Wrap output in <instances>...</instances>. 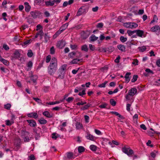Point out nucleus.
I'll list each match as a JSON object with an SVG mask.
<instances>
[{"label": "nucleus", "mask_w": 160, "mask_h": 160, "mask_svg": "<svg viewBox=\"0 0 160 160\" xmlns=\"http://www.w3.org/2000/svg\"><path fill=\"white\" fill-rule=\"evenodd\" d=\"M88 11V9L85 6H82L79 8L77 13V16H80L83 13H86Z\"/></svg>", "instance_id": "f257e3e1"}, {"label": "nucleus", "mask_w": 160, "mask_h": 160, "mask_svg": "<svg viewBox=\"0 0 160 160\" xmlns=\"http://www.w3.org/2000/svg\"><path fill=\"white\" fill-rule=\"evenodd\" d=\"M124 26L127 28H132L138 27V25L134 22H126L124 23Z\"/></svg>", "instance_id": "f03ea898"}, {"label": "nucleus", "mask_w": 160, "mask_h": 160, "mask_svg": "<svg viewBox=\"0 0 160 160\" xmlns=\"http://www.w3.org/2000/svg\"><path fill=\"white\" fill-rule=\"evenodd\" d=\"M57 67V61L55 57H53L50 62V64L49 67L52 68L56 69Z\"/></svg>", "instance_id": "7ed1b4c3"}, {"label": "nucleus", "mask_w": 160, "mask_h": 160, "mask_svg": "<svg viewBox=\"0 0 160 160\" xmlns=\"http://www.w3.org/2000/svg\"><path fill=\"white\" fill-rule=\"evenodd\" d=\"M122 152L125 153L127 154L128 156L132 155L133 153V151L129 148L124 147L122 148Z\"/></svg>", "instance_id": "20e7f679"}, {"label": "nucleus", "mask_w": 160, "mask_h": 160, "mask_svg": "<svg viewBox=\"0 0 160 160\" xmlns=\"http://www.w3.org/2000/svg\"><path fill=\"white\" fill-rule=\"evenodd\" d=\"M30 14L33 18H36L38 17H39L41 13L39 11L35 10L34 11L31 12Z\"/></svg>", "instance_id": "39448f33"}, {"label": "nucleus", "mask_w": 160, "mask_h": 160, "mask_svg": "<svg viewBox=\"0 0 160 160\" xmlns=\"http://www.w3.org/2000/svg\"><path fill=\"white\" fill-rule=\"evenodd\" d=\"M20 56V53L17 50H16L12 55L11 56L12 59L15 60L19 58Z\"/></svg>", "instance_id": "423d86ee"}, {"label": "nucleus", "mask_w": 160, "mask_h": 160, "mask_svg": "<svg viewBox=\"0 0 160 160\" xmlns=\"http://www.w3.org/2000/svg\"><path fill=\"white\" fill-rule=\"evenodd\" d=\"M65 42L63 40H61L58 41L57 44V46L59 48H62L65 45Z\"/></svg>", "instance_id": "0eeeda50"}, {"label": "nucleus", "mask_w": 160, "mask_h": 160, "mask_svg": "<svg viewBox=\"0 0 160 160\" xmlns=\"http://www.w3.org/2000/svg\"><path fill=\"white\" fill-rule=\"evenodd\" d=\"M28 117L33 118L35 119H37L38 118V115L36 112H32L29 113L27 115Z\"/></svg>", "instance_id": "6e6552de"}, {"label": "nucleus", "mask_w": 160, "mask_h": 160, "mask_svg": "<svg viewBox=\"0 0 160 160\" xmlns=\"http://www.w3.org/2000/svg\"><path fill=\"white\" fill-rule=\"evenodd\" d=\"M150 31L152 32H157L160 31V28L159 25H156L150 28Z\"/></svg>", "instance_id": "1a4fd4ad"}, {"label": "nucleus", "mask_w": 160, "mask_h": 160, "mask_svg": "<svg viewBox=\"0 0 160 160\" xmlns=\"http://www.w3.org/2000/svg\"><path fill=\"white\" fill-rule=\"evenodd\" d=\"M137 92V89L135 88H133L129 91L128 94L129 95L133 96Z\"/></svg>", "instance_id": "9d476101"}, {"label": "nucleus", "mask_w": 160, "mask_h": 160, "mask_svg": "<svg viewBox=\"0 0 160 160\" xmlns=\"http://www.w3.org/2000/svg\"><path fill=\"white\" fill-rule=\"evenodd\" d=\"M86 137L88 139L92 141H94L96 139L95 137L89 133H87V135L86 136Z\"/></svg>", "instance_id": "9b49d317"}, {"label": "nucleus", "mask_w": 160, "mask_h": 160, "mask_svg": "<svg viewBox=\"0 0 160 160\" xmlns=\"http://www.w3.org/2000/svg\"><path fill=\"white\" fill-rule=\"evenodd\" d=\"M26 121L29 123V125L31 127H35L37 125L36 122L34 120H27Z\"/></svg>", "instance_id": "f8f14e48"}, {"label": "nucleus", "mask_w": 160, "mask_h": 160, "mask_svg": "<svg viewBox=\"0 0 160 160\" xmlns=\"http://www.w3.org/2000/svg\"><path fill=\"white\" fill-rule=\"evenodd\" d=\"M65 72L62 71L58 70V78L62 79L64 78Z\"/></svg>", "instance_id": "ddd939ff"}, {"label": "nucleus", "mask_w": 160, "mask_h": 160, "mask_svg": "<svg viewBox=\"0 0 160 160\" xmlns=\"http://www.w3.org/2000/svg\"><path fill=\"white\" fill-rule=\"evenodd\" d=\"M89 35V33L88 32H83L81 34V37L83 39H86L88 37Z\"/></svg>", "instance_id": "4468645a"}, {"label": "nucleus", "mask_w": 160, "mask_h": 160, "mask_svg": "<svg viewBox=\"0 0 160 160\" xmlns=\"http://www.w3.org/2000/svg\"><path fill=\"white\" fill-rule=\"evenodd\" d=\"M118 48L122 52H125L126 48L125 46L122 44H119L117 46Z\"/></svg>", "instance_id": "2eb2a0df"}, {"label": "nucleus", "mask_w": 160, "mask_h": 160, "mask_svg": "<svg viewBox=\"0 0 160 160\" xmlns=\"http://www.w3.org/2000/svg\"><path fill=\"white\" fill-rule=\"evenodd\" d=\"M43 115L48 118H51L52 117V114L50 113L48 111H45L42 113Z\"/></svg>", "instance_id": "dca6fc26"}, {"label": "nucleus", "mask_w": 160, "mask_h": 160, "mask_svg": "<svg viewBox=\"0 0 160 160\" xmlns=\"http://www.w3.org/2000/svg\"><path fill=\"white\" fill-rule=\"evenodd\" d=\"M68 25V24L67 23L63 24L60 28L59 30L62 32L67 28Z\"/></svg>", "instance_id": "f3484780"}, {"label": "nucleus", "mask_w": 160, "mask_h": 160, "mask_svg": "<svg viewBox=\"0 0 160 160\" xmlns=\"http://www.w3.org/2000/svg\"><path fill=\"white\" fill-rule=\"evenodd\" d=\"M131 74V72H128L124 76V78L125 79V81L126 82H127V83L129 82L130 80V78L129 77V76Z\"/></svg>", "instance_id": "a211bd4d"}, {"label": "nucleus", "mask_w": 160, "mask_h": 160, "mask_svg": "<svg viewBox=\"0 0 160 160\" xmlns=\"http://www.w3.org/2000/svg\"><path fill=\"white\" fill-rule=\"evenodd\" d=\"M67 158L68 159L74 158L73 154L72 152H69L67 153Z\"/></svg>", "instance_id": "6ab92c4d"}, {"label": "nucleus", "mask_w": 160, "mask_h": 160, "mask_svg": "<svg viewBox=\"0 0 160 160\" xmlns=\"http://www.w3.org/2000/svg\"><path fill=\"white\" fill-rule=\"evenodd\" d=\"M25 5V10L26 12H29L31 8V6L29 5L28 3L27 2H24Z\"/></svg>", "instance_id": "aec40b11"}, {"label": "nucleus", "mask_w": 160, "mask_h": 160, "mask_svg": "<svg viewBox=\"0 0 160 160\" xmlns=\"http://www.w3.org/2000/svg\"><path fill=\"white\" fill-rule=\"evenodd\" d=\"M56 69L48 67V72L50 75H53L56 71Z\"/></svg>", "instance_id": "412c9836"}, {"label": "nucleus", "mask_w": 160, "mask_h": 160, "mask_svg": "<svg viewBox=\"0 0 160 160\" xmlns=\"http://www.w3.org/2000/svg\"><path fill=\"white\" fill-rule=\"evenodd\" d=\"M34 132L35 133V138L36 140H38L40 137V135L39 132L37 130L34 129Z\"/></svg>", "instance_id": "4be33fe9"}, {"label": "nucleus", "mask_w": 160, "mask_h": 160, "mask_svg": "<svg viewBox=\"0 0 160 160\" xmlns=\"http://www.w3.org/2000/svg\"><path fill=\"white\" fill-rule=\"evenodd\" d=\"M82 59H78L75 58L73 59L71 62V64H77L78 62H82Z\"/></svg>", "instance_id": "5701e85b"}, {"label": "nucleus", "mask_w": 160, "mask_h": 160, "mask_svg": "<svg viewBox=\"0 0 160 160\" xmlns=\"http://www.w3.org/2000/svg\"><path fill=\"white\" fill-rule=\"evenodd\" d=\"M144 33V31L142 30H137V35L138 36L141 37H142L143 34Z\"/></svg>", "instance_id": "b1692460"}, {"label": "nucleus", "mask_w": 160, "mask_h": 160, "mask_svg": "<svg viewBox=\"0 0 160 160\" xmlns=\"http://www.w3.org/2000/svg\"><path fill=\"white\" fill-rule=\"evenodd\" d=\"M111 113L112 114L115 115L116 116L118 117L119 118H120L121 119H124L125 118L122 116L119 113H118V112H117L112 111L111 112Z\"/></svg>", "instance_id": "393cba45"}, {"label": "nucleus", "mask_w": 160, "mask_h": 160, "mask_svg": "<svg viewBox=\"0 0 160 160\" xmlns=\"http://www.w3.org/2000/svg\"><path fill=\"white\" fill-rule=\"evenodd\" d=\"M38 121L39 122V123L41 124H45L47 122V121L44 118H42L39 119Z\"/></svg>", "instance_id": "a878e982"}, {"label": "nucleus", "mask_w": 160, "mask_h": 160, "mask_svg": "<svg viewBox=\"0 0 160 160\" xmlns=\"http://www.w3.org/2000/svg\"><path fill=\"white\" fill-rule=\"evenodd\" d=\"M98 38V37H96L94 35H92L89 38L90 40L91 41L94 42L97 40Z\"/></svg>", "instance_id": "bb28decb"}, {"label": "nucleus", "mask_w": 160, "mask_h": 160, "mask_svg": "<svg viewBox=\"0 0 160 160\" xmlns=\"http://www.w3.org/2000/svg\"><path fill=\"white\" fill-rule=\"evenodd\" d=\"M91 104L89 103H88L86 105L81 108V109L82 110H85L88 109L89 107L90 106Z\"/></svg>", "instance_id": "cd10ccee"}, {"label": "nucleus", "mask_w": 160, "mask_h": 160, "mask_svg": "<svg viewBox=\"0 0 160 160\" xmlns=\"http://www.w3.org/2000/svg\"><path fill=\"white\" fill-rule=\"evenodd\" d=\"M81 49L82 51L87 52L88 51V46L86 45H84L81 46Z\"/></svg>", "instance_id": "c85d7f7f"}, {"label": "nucleus", "mask_w": 160, "mask_h": 160, "mask_svg": "<svg viewBox=\"0 0 160 160\" xmlns=\"http://www.w3.org/2000/svg\"><path fill=\"white\" fill-rule=\"evenodd\" d=\"M76 128L77 129H82V128L83 126L82 124L80 122H77L76 125Z\"/></svg>", "instance_id": "c756f323"}, {"label": "nucleus", "mask_w": 160, "mask_h": 160, "mask_svg": "<svg viewBox=\"0 0 160 160\" xmlns=\"http://www.w3.org/2000/svg\"><path fill=\"white\" fill-rule=\"evenodd\" d=\"M77 53L74 52H72L68 54V57L70 58H74V56L76 55Z\"/></svg>", "instance_id": "7c9ffc66"}, {"label": "nucleus", "mask_w": 160, "mask_h": 160, "mask_svg": "<svg viewBox=\"0 0 160 160\" xmlns=\"http://www.w3.org/2000/svg\"><path fill=\"white\" fill-rule=\"evenodd\" d=\"M18 132L19 133H21L22 136L24 135H26L27 134H28L29 133L28 132L26 131L24 129L20 130L18 131Z\"/></svg>", "instance_id": "2f4dec72"}, {"label": "nucleus", "mask_w": 160, "mask_h": 160, "mask_svg": "<svg viewBox=\"0 0 160 160\" xmlns=\"http://www.w3.org/2000/svg\"><path fill=\"white\" fill-rule=\"evenodd\" d=\"M138 49L139 51L143 52L146 50L147 48L145 46H143L142 47H139Z\"/></svg>", "instance_id": "473e14b6"}, {"label": "nucleus", "mask_w": 160, "mask_h": 160, "mask_svg": "<svg viewBox=\"0 0 160 160\" xmlns=\"http://www.w3.org/2000/svg\"><path fill=\"white\" fill-rule=\"evenodd\" d=\"M158 153V151L154 150V151L151 152L150 155L153 158H155L156 156V154Z\"/></svg>", "instance_id": "72a5a7b5"}, {"label": "nucleus", "mask_w": 160, "mask_h": 160, "mask_svg": "<svg viewBox=\"0 0 160 160\" xmlns=\"http://www.w3.org/2000/svg\"><path fill=\"white\" fill-rule=\"evenodd\" d=\"M45 4L47 6H52L54 5L53 2L51 1H47L45 2Z\"/></svg>", "instance_id": "f704fd0d"}, {"label": "nucleus", "mask_w": 160, "mask_h": 160, "mask_svg": "<svg viewBox=\"0 0 160 160\" xmlns=\"http://www.w3.org/2000/svg\"><path fill=\"white\" fill-rule=\"evenodd\" d=\"M90 149L93 151H96L97 148V146L94 145H91L90 146Z\"/></svg>", "instance_id": "c9c22d12"}, {"label": "nucleus", "mask_w": 160, "mask_h": 160, "mask_svg": "<svg viewBox=\"0 0 160 160\" xmlns=\"http://www.w3.org/2000/svg\"><path fill=\"white\" fill-rule=\"evenodd\" d=\"M66 68L67 65L66 64H64L61 66V67L59 69V70L65 72Z\"/></svg>", "instance_id": "e433bc0d"}, {"label": "nucleus", "mask_w": 160, "mask_h": 160, "mask_svg": "<svg viewBox=\"0 0 160 160\" xmlns=\"http://www.w3.org/2000/svg\"><path fill=\"white\" fill-rule=\"evenodd\" d=\"M6 124L7 126H10L14 123V121L8 120L5 121Z\"/></svg>", "instance_id": "4c0bfd02"}, {"label": "nucleus", "mask_w": 160, "mask_h": 160, "mask_svg": "<svg viewBox=\"0 0 160 160\" xmlns=\"http://www.w3.org/2000/svg\"><path fill=\"white\" fill-rule=\"evenodd\" d=\"M27 56L29 57H31L33 55V53L31 50L30 49L28 51V52L27 54Z\"/></svg>", "instance_id": "58836bf2"}, {"label": "nucleus", "mask_w": 160, "mask_h": 160, "mask_svg": "<svg viewBox=\"0 0 160 160\" xmlns=\"http://www.w3.org/2000/svg\"><path fill=\"white\" fill-rule=\"evenodd\" d=\"M33 99L39 104H42L41 100L38 98H33Z\"/></svg>", "instance_id": "ea45409f"}, {"label": "nucleus", "mask_w": 160, "mask_h": 160, "mask_svg": "<svg viewBox=\"0 0 160 160\" xmlns=\"http://www.w3.org/2000/svg\"><path fill=\"white\" fill-rule=\"evenodd\" d=\"M38 77L36 75H33L31 77V80H32L34 83L36 82L37 80Z\"/></svg>", "instance_id": "a19ab883"}, {"label": "nucleus", "mask_w": 160, "mask_h": 160, "mask_svg": "<svg viewBox=\"0 0 160 160\" xmlns=\"http://www.w3.org/2000/svg\"><path fill=\"white\" fill-rule=\"evenodd\" d=\"M110 102L111 105L113 106H115L116 104V102L113 99H110Z\"/></svg>", "instance_id": "79ce46f5"}, {"label": "nucleus", "mask_w": 160, "mask_h": 160, "mask_svg": "<svg viewBox=\"0 0 160 160\" xmlns=\"http://www.w3.org/2000/svg\"><path fill=\"white\" fill-rule=\"evenodd\" d=\"M44 38L45 42H47L49 40L50 37L48 35V33L45 34Z\"/></svg>", "instance_id": "37998d69"}, {"label": "nucleus", "mask_w": 160, "mask_h": 160, "mask_svg": "<svg viewBox=\"0 0 160 160\" xmlns=\"http://www.w3.org/2000/svg\"><path fill=\"white\" fill-rule=\"evenodd\" d=\"M50 53L51 54H54L55 53V49L53 46H52L50 49Z\"/></svg>", "instance_id": "c03bdc74"}, {"label": "nucleus", "mask_w": 160, "mask_h": 160, "mask_svg": "<svg viewBox=\"0 0 160 160\" xmlns=\"http://www.w3.org/2000/svg\"><path fill=\"white\" fill-rule=\"evenodd\" d=\"M138 76L137 75H134L133 76L132 79L131 80L132 82H136L138 78Z\"/></svg>", "instance_id": "a18cd8bd"}, {"label": "nucleus", "mask_w": 160, "mask_h": 160, "mask_svg": "<svg viewBox=\"0 0 160 160\" xmlns=\"http://www.w3.org/2000/svg\"><path fill=\"white\" fill-rule=\"evenodd\" d=\"M85 149L83 147L79 146L78 148V151L79 153H81L84 151Z\"/></svg>", "instance_id": "49530a36"}, {"label": "nucleus", "mask_w": 160, "mask_h": 160, "mask_svg": "<svg viewBox=\"0 0 160 160\" xmlns=\"http://www.w3.org/2000/svg\"><path fill=\"white\" fill-rule=\"evenodd\" d=\"M120 40L122 42H126L127 40V38H125L123 36H121L120 37Z\"/></svg>", "instance_id": "de8ad7c7"}, {"label": "nucleus", "mask_w": 160, "mask_h": 160, "mask_svg": "<svg viewBox=\"0 0 160 160\" xmlns=\"http://www.w3.org/2000/svg\"><path fill=\"white\" fill-rule=\"evenodd\" d=\"M11 107V105L10 103H8L6 105H4V108H5L9 110Z\"/></svg>", "instance_id": "09e8293b"}, {"label": "nucleus", "mask_w": 160, "mask_h": 160, "mask_svg": "<svg viewBox=\"0 0 160 160\" xmlns=\"http://www.w3.org/2000/svg\"><path fill=\"white\" fill-rule=\"evenodd\" d=\"M61 32L59 30L58 31H57L56 33L53 35V38H55L57 37L60 34H61Z\"/></svg>", "instance_id": "8fccbe9b"}, {"label": "nucleus", "mask_w": 160, "mask_h": 160, "mask_svg": "<svg viewBox=\"0 0 160 160\" xmlns=\"http://www.w3.org/2000/svg\"><path fill=\"white\" fill-rule=\"evenodd\" d=\"M70 48L72 50H76L78 49L77 45L75 44L71 45Z\"/></svg>", "instance_id": "3c124183"}, {"label": "nucleus", "mask_w": 160, "mask_h": 160, "mask_svg": "<svg viewBox=\"0 0 160 160\" xmlns=\"http://www.w3.org/2000/svg\"><path fill=\"white\" fill-rule=\"evenodd\" d=\"M0 60L5 65H7L8 64V61L4 58H2Z\"/></svg>", "instance_id": "603ef678"}, {"label": "nucleus", "mask_w": 160, "mask_h": 160, "mask_svg": "<svg viewBox=\"0 0 160 160\" xmlns=\"http://www.w3.org/2000/svg\"><path fill=\"white\" fill-rule=\"evenodd\" d=\"M19 37L17 35L15 36L13 38L14 41L16 42L19 41L20 39Z\"/></svg>", "instance_id": "864d4df0"}, {"label": "nucleus", "mask_w": 160, "mask_h": 160, "mask_svg": "<svg viewBox=\"0 0 160 160\" xmlns=\"http://www.w3.org/2000/svg\"><path fill=\"white\" fill-rule=\"evenodd\" d=\"M145 71L149 74H153V71L151 70L149 68H147L146 69Z\"/></svg>", "instance_id": "5fc2aeb1"}, {"label": "nucleus", "mask_w": 160, "mask_h": 160, "mask_svg": "<svg viewBox=\"0 0 160 160\" xmlns=\"http://www.w3.org/2000/svg\"><path fill=\"white\" fill-rule=\"evenodd\" d=\"M107 50L109 52H111L114 50V48L112 46L109 47L108 48Z\"/></svg>", "instance_id": "6e6d98bb"}, {"label": "nucleus", "mask_w": 160, "mask_h": 160, "mask_svg": "<svg viewBox=\"0 0 160 160\" xmlns=\"http://www.w3.org/2000/svg\"><path fill=\"white\" fill-rule=\"evenodd\" d=\"M74 99V98L72 97H68L66 99V101L68 102H70L72 101Z\"/></svg>", "instance_id": "4d7b16f0"}, {"label": "nucleus", "mask_w": 160, "mask_h": 160, "mask_svg": "<svg viewBox=\"0 0 160 160\" xmlns=\"http://www.w3.org/2000/svg\"><path fill=\"white\" fill-rule=\"evenodd\" d=\"M51 58L50 55H48L46 57V62L47 63L49 62L51 60Z\"/></svg>", "instance_id": "13d9d810"}, {"label": "nucleus", "mask_w": 160, "mask_h": 160, "mask_svg": "<svg viewBox=\"0 0 160 160\" xmlns=\"http://www.w3.org/2000/svg\"><path fill=\"white\" fill-rule=\"evenodd\" d=\"M103 26V24L102 22H101V23H98L97 24V25L96 27L98 28H102Z\"/></svg>", "instance_id": "bf43d9fd"}, {"label": "nucleus", "mask_w": 160, "mask_h": 160, "mask_svg": "<svg viewBox=\"0 0 160 160\" xmlns=\"http://www.w3.org/2000/svg\"><path fill=\"white\" fill-rule=\"evenodd\" d=\"M107 83V82H104L99 85L98 87L100 88H104L105 87V85Z\"/></svg>", "instance_id": "052dcab7"}, {"label": "nucleus", "mask_w": 160, "mask_h": 160, "mask_svg": "<svg viewBox=\"0 0 160 160\" xmlns=\"http://www.w3.org/2000/svg\"><path fill=\"white\" fill-rule=\"evenodd\" d=\"M3 48L5 50L7 51L9 49V46L6 44H4L3 45Z\"/></svg>", "instance_id": "680f3d73"}, {"label": "nucleus", "mask_w": 160, "mask_h": 160, "mask_svg": "<svg viewBox=\"0 0 160 160\" xmlns=\"http://www.w3.org/2000/svg\"><path fill=\"white\" fill-rule=\"evenodd\" d=\"M107 105V104L106 103H104L103 104H102L99 106V107L100 108H105L106 106Z\"/></svg>", "instance_id": "e2e57ef3"}, {"label": "nucleus", "mask_w": 160, "mask_h": 160, "mask_svg": "<svg viewBox=\"0 0 160 160\" xmlns=\"http://www.w3.org/2000/svg\"><path fill=\"white\" fill-rule=\"evenodd\" d=\"M85 121L86 122L88 123L89 122V118L88 116L86 115L84 116Z\"/></svg>", "instance_id": "0e129e2a"}, {"label": "nucleus", "mask_w": 160, "mask_h": 160, "mask_svg": "<svg viewBox=\"0 0 160 160\" xmlns=\"http://www.w3.org/2000/svg\"><path fill=\"white\" fill-rule=\"evenodd\" d=\"M85 90H83L81 92H79L78 93V95L80 96H82V97L83 95H85L86 94V93L85 92Z\"/></svg>", "instance_id": "69168bd1"}, {"label": "nucleus", "mask_w": 160, "mask_h": 160, "mask_svg": "<svg viewBox=\"0 0 160 160\" xmlns=\"http://www.w3.org/2000/svg\"><path fill=\"white\" fill-rule=\"evenodd\" d=\"M32 66V62L31 61H29L27 64V66L29 68H31Z\"/></svg>", "instance_id": "338daca9"}, {"label": "nucleus", "mask_w": 160, "mask_h": 160, "mask_svg": "<svg viewBox=\"0 0 160 160\" xmlns=\"http://www.w3.org/2000/svg\"><path fill=\"white\" fill-rule=\"evenodd\" d=\"M29 160H34L35 159V157L34 155L32 154L29 157Z\"/></svg>", "instance_id": "774afa93"}]
</instances>
